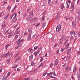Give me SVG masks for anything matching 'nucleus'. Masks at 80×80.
<instances>
[{
  "mask_svg": "<svg viewBox=\"0 0 80 80\" xmlns=\"http://www.w3.org/2000/svg\"><path fill=\"white\" fill-rule=\"evenodd\" d=\"M58 64V60L57 59H56L55 60L54 63V67H56L57 66V65Z\"/></svg>",
  "mask_w": 80,
  "mask_h": 80,
  "instance_id": "3",
  "label": "nucleus"
},
{
  "mask_svg": "<svg viewBox=\"0 0 80 80\" xmlns=\"http://www.w3.org/2000/svg\"><path fill=\"white\" fill-rule=\"evenodd\" d=\"M27 34H28V32H25L24 33V35H27Z\"/></svg>",
  "mask_w": 80,
  "mask_h": 80,
  "instance_id": "53",
  "label": "nucleus"
},
{
  "mask_svg": "<svg viewBox=\"0 0 80 80\" xmlns=\"http://www.w3.org/2000/svg\"><path fill=\"white\" fill-rule=\"evenodd\" d=\"M20 32V30L19 31H15V35H17V34H18Z\"/></svg>",
  "mask_w": 80,
  "mask_h": 80,
  "instance_id": "17",
  "label": "nucleus"
},
{
  "mask_svg": "<svg viewBox=\"0 0 80 80\" xmlns=\"http://www.w3.org/2000/svg\"><path fill=\"white\" fill-rule=\"evenodd\" d=\"M38 48V46H35L34 47V50H37Z\"/></svg>",
  "mask_w": 80,
  "mask_h": 80,
  "instance_id": "46",
  "label": "nucleus"
},
{
  "mask_svg": "<svg viewBox=\"0 0 80 80\" xmlns=\"http://www.w3.org/2000/svg\"><path fill=\"white\" fill-rule=\"evenodd\" d=\"M17 67V64H16L15 65L12 67V68H16Z\"/></svg>",
  "mask_w": 80,
  "mask_h": 80,
  "instance_id": "32",
  "label": "nucleus"
},
{
  "mask_svg": "<svg viewBox=\"0 0 80 80\" xmlns=\"http://www.w3.org/2000/svg\"><path fill=\"white\" fill-rule=\"evenodd\" d=\"M42 48H38V49L37 51H36L38 53H40V51L41 50H42Z\"/></svg>",
  "mask_w": 80,
  "mask_h": 80,
  "instance_id": "14",
  "label": "nucleus"
},
{
  "mask_svg": "<svg viewBox=\"0 0 80 80\" xmlns=\"http://www.w3.org/2000/svg\"><path fill=\"white\" fill-rule=\"evenodd\" d=\"M72 50V48H70L68 51L67 55H69L71 53V50Z\"/></svg>",
  "mask_w": 80,
  "mask_h": 80,
  "instance_id": "12",
  "label": "nucleus"
},
{
  "mask_svg": "<svg viewBox=\"0 0 80 80\" xmlns=\"http://www.w3.org/2000/svg\"><path fill=\"white\" fill-rule=\"evenodd\" d=\"M42 26L43 28H44L46 26V24L45 23H44L43 24H42Z\"/></svg>",
  "mask_w": 80,
  "mask_h": 80,
  "instance_id": "40",
  "label": "nucleus"
},
{
  "mask_svg": "<svg viewBox=\"0 0 80 80\" xmlns=\"http://www.w3.org/2000/svg\"><path fill=\"white\" fill-rule=\"evenodd\" d=\"M67 7H66L67 8H69V5L68 4V3L67 2Z\"/></svg>",
  "mask_w": 80,
  "mask_h": 80,
  "instance_id": "47",
  "label": "nucleus"
},
{
  "mask_svg": "<svg viewBox=\"0 0 80 80\" xmlns=\"http://www.w3.org/2000/svg\"><path fill=\"white\" fill-rule=\"evenodd\" d=\"M18 54H19V53L18 52L16 54V55L15 56L14 58H16V57H17V56L18 55Z\"/></svg>",
  "mask_w": 80,
  "mask_h": 80,
  "instance_id": "48",
  "label": "nucleus"
},
{
  "mask_svg": "<svg viewBox=\"0 0 80 80\" xmlns=\"http://www.w3.org/2000/svg\"><path fill=\"white\" fill-rule=\"evenodd\" d=\"M65 50V48H62L61 49V52H63V51H64Z\"/></svg>",
  "mask_w": 80,
  "mask_h": 80,
  "instance_id": "39",
  "label": "nucleus"
},
{
  "mask_svg": "<svg viewBox=\"0 0 80 80\" xmlns=\"http://www.w3.org/2000/svg\"><path fill=\"white\" fill-rule=\"evenodd\" d=\"M71 8L72 9H74L75 8H74V2H72L71 4Z\"/></svg>",
  "mask_w": 80,
  "mask_h": 80,
  "instance_id": "11",
  "label": "nucleus"
},
{
  "mask_svg": "<svg viewBox=\"0 0 80 80\" xmlns=\"http://www.w3.org/2000/svg\"><path fill=\"white\" fill-rule=\"evenodd\" d=\"M10 62V59H8L7 61V64H8Z\"/></svg>",
  "mask_w": 80,
  "mask_h": 80,
  "instance_id": "31",
  "label": "nucleus"
},
{
  "mask_svg": "<svg viewBox=\"0 0 80 80\" xmlns=\"http://www.w3.org/2000/svg\"><path fill=\"white\" fill-rule=\"evenodd\" d=\"M19 29H20V27H18L16 29V30L17 31H18V30Z\"/></svg>",
  "mask_w": 80,
  "mask_h": 80,
  "instance_id": "52",
  "label": "nucleus"
},
{
  "mask_svg": "<svg viewBox=\"0 0 80 80\" xmlns=\"http://www.w3.org/2000/svg\"><path fill=\"white\" fill-rule=\"evenodd\" d=\"M9 53H10V52H8L7 53H6V54L5 56V57H7V56H8Z\"/></svg>",
  "mask_w": 80,
  "mask_h": 80,
  "instance_id": "43",
  "label": "nucleus"
},
{
  "mask_svg": "<svg viewBox=\"0 0 80 80\" xmlns=\"http://www.w3.org/2000/svg\"><path fill=\"white\" fill-rule=\"evenodd\" d=\"M41 21L42 22H44V21H45V16H43L42 18H41Z\"/></svg>",
  "mask_w": 80,
  "mask_h": 80,
  "instance_id": "15",
  "label": "nucleus"
},
{
  "mask_svg": "<svg viewBox=\"0 0 80 80\" xmlns=\"http://www.w3.org/2000/svg\"><path fill=\"white\" fill-rule=\"evenodd\" d=\"M22 16L24 18L25 17H27V13H25L24 14H23Z\"/></svg>",
  "mask_w": 80,
  "mask_h": 80,
  "instance_id": "29",
  "label": "nucleus"
},
{
  "mask_svg": "<svg viewBox=\"0 0 80 80\" xmlns=\"http://www.w3.org/2000/svg\"><path fill=\"white\" fill-rule=\"evenodd\" d=\"M63 8H64V5L63 4H62L61 5V8L62 10L63 9Z\"/></svg>",
  "mask_w": 80,
  "mask_h": 80,
  "instance_id": "25",
  "label": "nucleus"
},
{
  "mask_svg": "<svg viewBox=\"0 0 80 80\" xmlns=\"http://www.w3.org/2000/svg\"><path fill=\"white\" fill-rule=\"evenodd\" d=\"M68 3H69L70 4V3H71V1L69 0H68Z\"/></svg>",
  "mask_w": 80,
  "mask_h": 80,
  "instance_id": "61",
  "label": "nucleus"
},
{
  "mask_svg": "<svg viewBox=\"0 0 80 80\" xmlns=\"http://www.w3.org/2000/svg\"><path fill=\"white\" fill-rule=\"evenodd\" d=\"M58 45L57 44H55V45L54 46V47L55 48Z\"/></svg>",
  "mask_w": 80,
  "mask_h": 80,
  "instance_id": "60",
  "label": "nucleus"
},
{
  "mask_svg": "<svg viewBox=\"0 0 80 80\" xmlns=\"http://www.w3.org/2000/svg\"><path fill=\"white\" fill-rule=\"evenodd\" d=\"M10 45H11V44H7V45L5 46V50H7V48H8V47H9V46H10Z\"/></svg>",
  "mask_w": 80,
  "mask_h": 80,
  "instance_id": "19",
  "label": "nucleus"
},
{
  "mask_svg": "<svg viewBox=\"0 0 80 80\" xmlns=\"http://www.w3.org/2000/svg\"><path fill=\"white\" fill-rule=\"evenodd\" d=\"M61 29V25L60 24H59L58 25L56 28V31L57 32H59L60 31Z\"/></svg>",
  "mask_w": 80,
  "mask_h": 80,
  "instance_id": "1",
  "label": "nucleus"
},
{
  "mask_svg": "<svg viewBox=\"0 0 80 80\" xmlns=\"http://www.w3.org/2000/svg\"><path fill=\"white\" fill-rule=\"evenodd\" d=\"M12 55H13V54L11 53L9 55V57H12Z\"/></svg>",
  "mask_w": 80,
  "mask_h": 80,
  "instance_id": "55",
  "label": "nucleus"
},
{
  "mask_svg": "<svg viewBox=\"0 0 80 80\" xmlns=\"http://www.w3.org/2000/svg\"><path fill=\"white\" fill-rule=\"evenodd\" d=\"M7 35H8V38H10V37H12V35L10 34V33L9 32V33L7 34Z\"/></svg>",
  "mask_w": 80,
  "mask_h": 80,
  "instance_id": "24",
  "label": "nucleus"
},
{
  "mask_svg": "<svg viewBox=\"0 0 80 80\" xmlns=\"http://www.w3.org/2000/svg\"><path fill=\"white\" fill-rule=\"evenodd\" d=\"M69 67H67L65 69V71H67V70H69Z\"/></svg>",
  "mask_w": 80,
  "mask_h": 80,
  "instance_id": "38",
  "label": "nucleus"
},
{
  "mask_svg": "<svg viewBox=\"0 0 80 80\" xmlns=\"http://www.w3.org/2000/svg\"><path fill=\"white\" fill-rule=\"evenodd\" d=\"M74 39V37H73L72 36L70 37V40H73V39Z\"/></svg>",
  "mask_w": 80,
  "mask_h": 80,
  "instance_id": "36",
  "label": "nucleus"
},
{
  "mask_svg": "<svg viewBox=\"0 0 80 80\" xmlns=\"http://www.w3.org/2000/svg\"><path fill=\"white\" fill-rule=\"evenodd\" d=\"M24 40L22 39L21 41H20L18 43V44L19 45H20V43H21V42H22V41H23Z\"/></svg>",
  "mask_w": 80,
  "mask_h": 80,
  "instance_id": "44",
  "label": "nucleus"
},
{
  "mask_svg": "<svg viewBox=\"0 0 80 80\" xmlns=\"http://www.w3.org/2000/svg\"><path fill=\"white\" fill-rule=\"evenodd\" d=\"M4 13L3 12H2L1 14H0V17H2V16H3Z\"/></svg>",
  "mask_w": 80,
  "mask_h": 80,
  "instance_id": "30",
  "label": "nucleus"
},
{
  "mask_svg": "<svg viewBox=\"0 0 80 80\" xmlns=\"http://www.w3.org/2000/svg\"><path fill=\"white\" fill-rule=\"evenodd\" d=\"M43 63L42 62L39 66L38 67V68H39V67H43Z\"/></svg>",
  "mask_w": 80,
  "mask_h": 80,
  "instance_id": "22",
  "label": "nucleus"
},
{
  "mask_svg": "<svg viewBox=\"0 0 80 80\" xmlns=\"http://www.w3.org/2000/svg\"><path fill=\"white\" fill-rule=\"evenodd\" d=\"M32 34V32H31L29 33V34L28 35V38H27V39L28 40H31V35Z\"/></svg>",
  "mask_w": 80,
  "mask_h": 80,
  "instance_id": "4",
  "label": "nucleus"
},
{
  "mask_svg": "<svg viewBox=\"0 0 80 80\" xmlns=\"http://www.w3.org/2000/svg\"><path fill=\"white\" fill-rule=\"evenodd\" d=\"M20 40H21V38L19 39L18 41H16V43H18V42L19 41H20Z\"/></svg>",
  "mask_w": 80,
  "mask_h": 80,
  "instance_id": "57",
  "label": "nucleus"
},
{
  "mask_svg": "<svg viewBox=\"0 0 80 80\" xmlns=\"http://www.w3.org/2000/svg\"><path fill=\"white\" fill-rule=\"evenodd\" d=\"M52 74L53 75V76H55V75H56V74H55V71L52 72Z\"/></svg>",
  "mask_w": 80,
  "mask_h": 80,
  "instance_id": "41",
  "label": "nucleus"
},
{
  "mask_svg": "<svg viewBox=\"0 0 80 80\" xmlns=\"http://www.w3.org/2000/svg\"><path fill=\"white\" fill-rule=\"evenodd\" d=\"M18 37V35H16L15 37L14 38L15 39H17Z\"/></svg>",
  "mask_w": 80,
  "mask_h": 80,
  "instance_id": "58",
  "label": "nucleus"
},
{
  "mask_svg": "<svg viewBox=\"0 0 80 80\" xmlns=\"http://www.w3.org/2000/svg\"><path fill=\"white\" fill-rule=\"evenodd\" d=\"M77 32H74V31H72L71 32H70V35H74V36H75V35H76L77 34Z\"/></svg>",
  "mask_w": 80,
  "mask_h": 80,
  "instance_id": "6",
  "label": "nucleus"
},
{
  "mask_svg": "<svg viewBox=\"0 0 80 80\" xmlns=\"http://www.w3.org/2000/svg\"><path fill=\"white\" fill-rule=\"evenodd\" d=\"M76 70H77V68H76V67H74L73 71L75 72V71H76Z\"/></svg>",
  "mask_w": 80,
  "mask_h": 80,
  "instance_id": "42",
  "label": "nucleus"
},
{
  "mask_svg": "<svg viewBox=\"0 0 80 80\" xmlns=\"http://www.w3.org/2000/svg\"><path fill=\"white\" fill-rule=\"evenodd\" d=\"M6 26H7V24H6L5 22H4L2 23L1 27L2 28H5V27H6Z\"/></svg>",
  "mask_w": 80,
  "mask_h": 80,
  "instance_id": "8",
  "label": "nucleus"
},
{
  "mask_svg": "<svg viewBox=\"0 0 80 80\" xmlns=\"http://www.w3.org/2000/svg\"><path fill=\"white\" fill-rule=\"evenodd\" d=\"M47 74V72H45V73H43L42 75L44 76L45 77V76Z\"/></svg>",
  "mask_w": 80,
  "mask_h": 80,
  "instance_id": "35",
  "label": "nucleus"
},
{
  "mask_svg": "<svg viewBox=\"0 0 80 80\" xmlns=\"http://www.w3.org/2000/svg\"><path fill=\"white\" fill-rule=\"evenodd\" d=\"M52 74V72L48 73L47 75V77H49L50 75H51Z\"/></svg>",
  "mask_w": 80,
  "mask_h": 80,
  "instance_id": "23",
  "label": "nucleus"
},
{
  "mask_svg": "<svg viewBox=\"0 0 80 80\" xmlns=\"http://www.w3.org/2000/svg\"><path fill=\"white\" fill-rule=\"evenodd\" d=\"M47 13V12L46 11H45L43 13V14H44V15H46V14Z\"/></svg>",
  "mask_w": 80,
  "mask_h": 80,
  "instance_id": "56",
  "label": "nucleus"
},
{
  "mask_svg": "<svg viewBox=\"0 0 80 80\" xmlns=\"http://www.w3.org/2000/svg\"><path fill=\"white\" fill-rule=\"evenodd\" d=\"M38 54V53L37 52V51L34 52L33 53V55H34L36 57H37Z\"/></svg>",
  "mask_w": 80,
  "mask_h": 80,
  "instance_id": "20",
  "label": "nucleus"
},
{
  "mask_svg": "<svg viewBox=\"0 0 80 80\" xmlns=\"http://www.w3.org/2000/svg\"><path fill=\"white\" fill-rule=\"evenodd\" d=\"M66 47L67 48L69 47V43H68L66 45Z\"/></svg>",
  "mask_w": 80,
  "mask_h": 80,
  "instance_id": "45",
  "label": "nucleus"
},
{
  "mask_svg": "<svg viewBox=\"0 0 80 80\" xmlns=\"http://www.w3.org/2000/svg\"><path fill=\"white\" fill-rule=\"evenodd\" d=\"M72 27L74 28H76V23L75 22H72Z\"/></svg>",
  "mask_w": 80,
  "mask_h": 80,
  "instance_id": "9",
  "label": "nucleus"
},
{
  "mask_svg": "<svg viewBox=\"0 0 80 80\" xmlns=\"http://www.w3.org/2000/svg\"><path fill=\"white\" fill-rule=\"evenodd\" d=\"M29 60H32V59H33V56L31 55L29 56Z\"/></svg>",
  "mask_w": 80,
  "mask_h": 80,
  "instance_id": "26",
  "label": "nucleus"
},
{
  "mask_svg": "<svg viewBox=\"0 0 80 80\" xmlns=\"http://www.w3.org/2000/svg\"><path fill=\"white\" fill-rule=\"evenodd\" d=\"M78 55H80V51H78Z\"/></svg>",
  "mask_w": 80,
  "mask_h": 80,
  "instance_id": "63",
  "label": "nucleus"
},
{
  "mask_svg": "<svg viewBox=\"0 0 80 80\" xmlns=\"http://www.w3.org/2000/svg\"><path fill=\"white\" fill-rule=\"evenodd\" d=\"M28 52L29 53H32L33 52V50H32V48H30L28 50Z\"/></svg>",
  "mask_w": 80,
  "mask_h": 80,
  "instance_id": "7",
  "label": "nucleus"
},
{
  "mask_svg": "<svg viewBox=\"0 0 80 80\" xmlns=\"http://www.w3.org/2000/svg\"><path fill=\"white\" fill-rule=\"evenodd\" d=\"M11 73V72H9L7 74V76L6 77H7H7H8V76H9V75H10V73Z\"/></svg>",
  "mask_w": 80,
  "mask_h": 80,
  "instance_id": "34",
  "label": "nucleus"
},
{
  "mask_svg": "<svg viewBox=\"0 0 80 80\" xmlns=\"http://www.w3.org/2000/svg\"><path fill=\"white\" fill-rule=\"evenodd\" d=\"M77 35H78V37H80V32L78 33Z\"/></svg>",
  "mask_w": 80,
  "mask_h": 80,
  "instance_id": "54",
  "label": "nucleus"
},
{
  "mask_svg": "<svg viewBox=\"0 0 80 80\" xmlns=\"http://www.w3.org/2000/svg\"><path fill=\"white\" fill-rule=\"evenodd\" d=\"M58 0H56L55 2V4L56 5H57V4H58Z\"/></svg>",
  "mask_w": 80,
  "mask_h": 80,
  "instance_id": "49",
  "label": "nucleus"
},
{
  "mask_svg": "<svg viewBox=\"0 0 80 80\" xmlns=\"http://www.w3.org/2000/svg\"><path fill=\"white\" fill-rule=\"evenodd\" d=\"M29 15H33V11H31L29 13Z\"/></svg>",
  "mask_w": 80,
  "mask_h": 80,
  "instance_id": "33",
  "label": "nucleus"
},
{
  "mask_svg": "<svg viewBox=\"0 0 80 80\" xmlns=\"http://www.w3.org/2000/svg\"><path fill=\"white\" fill-rule=\"evenodd\" d=\"M34 64L35 63H34V62H31V65H32V66H33Z\"/></svg>",
  "mask_w": 80,
  "mask_h": 80,
  "instance_id": "37",
  "label": "nucleus"
},
{
  "mask_svg": "<svg viewBox=\"0 0 80 80\" xmlns=\"http://www.w3.org/2000/svg\"><path fill=\"white\" fill-rule=\"evenodd\" d=\"M70 58H71L70 56H68L67 58L66 59V60H70Z\"/></svg>",
  "mask_w": 80,
  "mask_h": 80,
  "instance_id": "27",
  "label": "nucleus"
},
{
  "mask_svg": "<svg viewBox=\"0 0 80 80\" xmlns=\"http://www.w3.org/2000/svg\"><path fill=\"white\" fill-rule=\"evenodd\" d=\"M76 75L77 76V77H78V78H80V72H78L76 73Z\"/></svg>",
  "mask_w": 80,
  "mask_h": 80,
  "instance_id": "13",
  "label": "nucleus"
},
{
  "mask_svg": "<svg viewBox=\"0 0 80 80\" xmlns=\"http://www.w3.org/2000/svg\"><path fill=\"white\" fill-rule=\"evenodd\" d=\"M31 19V18L30 17H28L26 18V20L28 22Z\"/></svg>",
  "mask_w": 80,
  "mask_h": 80,
  "instance_id": "28",
  "label": "nucleus"
},
{
  "mask_svg": "<svg viewBox=\"0 0 80 80\" xmlns=\"http://www.w3.org/2000/svg\"><path fill=\"white\" fill-rule=\"evenodd\" d=\"M48 4L49 5H51L52 4V1H51V0H48Z\"/></svg>",
  "mask_w": 80,
  "mask_h": 80,
  "instance_id": "16",
  "label": "nucleus"
},
{
  "mask_svg": "<svg viewBox=\"0 0 80 80\" xmlns=\"http://www.w3.org/2000/svg\"><path fill=\"white\" fill-rule=\"evenodd\" d=\"M43 60V57H41V60H40V62H42Z\"/></svg>",
  "mask_w": 80,
  "mask_h": 80,
  "instance_id": "50",
  "label": "nucleus"
},
{
  "mask_svg": "<svg viewBox=\"0 0 80 80\" xmlns=\"http://www.w3.org/2000/svg\"><path fill=\"white\" fill-rule=\"evenodd\" d=\"M13 16L14 17H17V14L16 13V12H14L13 14L10 16V19H12V18L13 17Z\"/></svg>",
  "mask_w": 80,
  "mask_h": 80,
  "instance_id": "2",
  "label": "nucleus"
},
{
  "mask_svg": "<svg viewBox=\"0 0 80 80\" xmlns=\"http://www.w3.org/2000/svg\"><path fill=\"white\" fill-rule=\"evenodd\" d=\"M15 48L16 49V50H18V49L19 48V46H17L15 47Z\"/></svg>",
  "mask_w": 80,
  "mask_h": 80,
  "instance_id": "51",
  "label": "nucleus"
},
{
  "mask_svg": "<svg viewBox=\"0 0 80 80\" xmlns=\"http://www.w3.org/2000/svg\"><path fill=\"white\" fill-rule=\"evenodd\" d=\"M21 59V57L19 56L17 59H16V62H17L18 60H20V59Z\"/></svg>",
  "mask_w": 80,
  "mask_h": 80,
  "instance_id": "21",
  "label": "nucleus"
},
{
  "mask_svg": "<svg viewBox=\"0 0 80 80\" xmlns=\"http://www.w3.org/2000/svg\"><path fill=\"white\" fill-rule=\"evenodd\" d=\"M60 13L59 12L58 13L57 16L56 18V20H58V19L60 18Z\"/></svg>",
  "mask_w": 80,
  "mask_h": 80,
  "instance_id": "10",
  "label": "nucleus"
},
{
  "mask_svg": "<svg viewBox=\"0 0 80 80\" xmlns=\"http://www.w3.org/2000/svg\"><path fill=\"white\" fill-rule=\"evenodd\" d=\"M53 63H51V65H50V67H53Z\"/></svg>",
  "mask_w": 80,
  "mask_h": 80,
  "instance_id": "59",
  "label": "nucleus"
},
{
  "mask_svg": "<svg viewBox=\"0 0 80 80\" xmlns=\"http://www.w3.org/2000/svg\"><path fill=\"white\" fill-rule=\"evenodd\" d=\"M51 42H53V38H52L51 39Z\"/></svg>",
  "mask_w": 80,
  "mask_h": 80,
  "instance_id": "62",
  "label": "nucleus"
},
{
  "mask_svg": "<svg viewBox=\"0 0 80 80\" xmlns=\"http://www.w3.org/2000/svg\"><path fill=\"white\" fill-rule=\"evenodd\" d=\"M17 18H16V17H13L12 21V23H15V22H17Z\"/></svg>",
  "mask_w": 80,
  "mask_h": 80,
  "instance_id": "5",
  "label": "nucleus"
},
{
  "mask_svg": "<svg viewBox=\"0 0 80 80\" xmlns=\"http://www.w3.org/2000/svg\"><path fill=\"white\" fill-rule=\"evenodd\" d=\"M8 17V14L6 15L4 17V20H7Z\"/></svg>",
  "mask_w": 80,
  "mask_h": 80,
  "instance_id": "18",
  "label": "nucleus"
},
{
  "mask_svg": "<svg viewBox=\"0 0 80 80\" xmlns=\"http://www.w3.org/2000/svg\"><path fill=\"white\" fill-rule=\"evenodd\" d=\"M29 80V78H25L24 79V80Z\"/></svg>",
  "mask_w": 80,
  "mask_h": 80,
  "instance_id": "64",
  "label": "nucleus"
}]
</instances>
